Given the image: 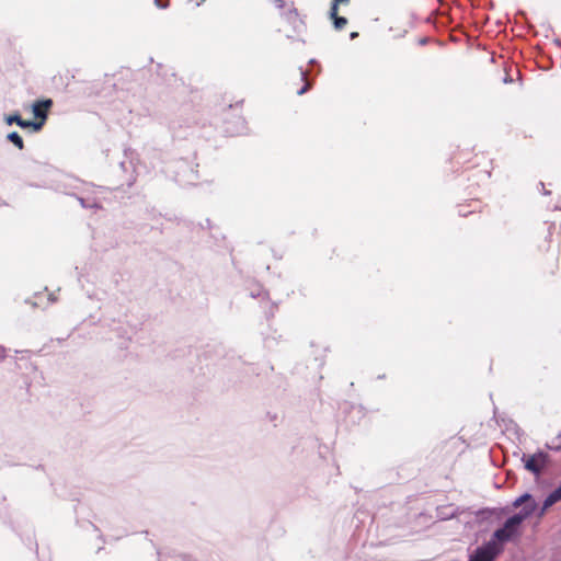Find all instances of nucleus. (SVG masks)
I'll list each match as a JSON object with an SVG mask.
<instances>
[{"instance_id": "nucleus-1", "label": "nucleus", "mask_w": 561, "mask_h": 561, "mask_svg": "<svg viewBox=\"0 0 561 561\" xmlns=\"http://www.w3.org/2000/svg\"><path fill=\"white\" fill-rule=\"evenodd\" d=\"M523 515H512L506 518L504 524L495 529L491 536V538L485 541L491 549H493L497 554H502L504 551V547L507 542L514 541L520 535V527L525 522V516Z\"/></svg>"}, {"instance_id": "nucleus-2", "label": "nucleus", "mask_w": 561, "mask_h": 561, "mask_svg": "<svg viewBox=\"0 0 561 561\" xmlns=\"http://www.w3.org/2000/svg\"><path fill=\"white\" fill-rule=\"evenodd\" d=\"M522 460L525 469L538 478L548 465L549 455L542 450H538L533 455L524 454Z\"/></svg>"}, {"instance_id": "nucleus-3", "label": "nucleus", "mask_w": 561, "mask_h": 561, "mask_svg": "<svg viewBox=\"0 0 561 561\" xmlns=\"http://www.w3.org/2000/svg\"><path fill=\"white\" fill-rule=\"evenodd\" d=\"M512 506L514 508L522 507L520 511L518 513H515L514 515H523V513L527 514L525 516V520L528 517H530L534 513H536L538 508L537 502L535 501L534 496L528 492L515 499V501L512 503Z\"/></svg>"}, {"instance_id": "nucleus-4", "label": "nucleus", "mask_w": 561, "mask_h": 561, "mask_svg": "<svg viewBox=\"0 0 561 561\" xmlns=\"http://www.w3.org/2000/svg\"><path fill=\"white\" fill-rule=\"evenodd\" d=\"M507 513L505 507H483L476 512L477 522L480 524L500 520Z\"/></svg>"}, {"instance_id": "nucleus-5", "label": "nucleus", "mask_w": 561, "mask_h": 561, "mask_svg": "<svg viewBox=\"0 0 561 561\" xmlns=\"http://www.w3.org/2000/svg\"><path fill=\"white\" fill-rule=\"evenodd\" d=\"M499 557L500 554H497L486 543H482L470 552L468 561H496Z\"/></svg>"}, {"instance_id": "nucleus-6", "label": "nucleus", "mask_w": 561, "mask_h": 561, "mask_svg": "<svg viewBox=\"0 0 561 561\" xmlns=\"http://www.w3.org/2000/svg\"><path fill=\"white\" fill-rule=\"evenodd\" d=\"M4 121L8 125L16 124L21 128H33L35 131L43 128V122L25 121L19 113L5 116Z\"/></svg>"}, {"instance_id": "nucleus-7", "label": "nucleus", "mask_w": 561, "mask_h": 561, "mask_svg": "<svg viewBox=\"0 0 561 561\" xmlns=\"http://www.w3.org/2000/svg\"><path fill=\"white\" fill-rule=\"evenodd\" d=\"M561 501V483L552 491L550 492L546 499L543 500V503L541 507L537 512L538 517H542L546 512Z\"/></svg>"}, {"instance_id": "nucleus-8", "label": "nucleus", "mask_w": 561, "mask_h": 561, "mask_svg": "<svg viewBox=\"0 0 561 561\" xmlns=\"http://www.w3.org/2000/svg\"><path fill=\"white\" fill-rule=\"evenodd\" d=\"M53 106V100L45 99L42 101H37L32 105L33 115L41 119L39 122L45 123L48 116V110Z\"/></svg>"}, {"instance_id": "nucleus-9", "label": "nucleus", "mask_w": 561, "mask_h": 561, "mask_svg": "<svg viewBox=\"0 0 561 561\" xmlns=\"http://www.w3.org/2000/svg\"><path fill=\"white\" fill-rule=\"evenodd\" d=\"M285 20L293 26L294 32L300 34L305 31V22L299 18L295 8L289 9L284 13Z\"/></svg>"}, {"instance_id": "nucleus-10", "label": "nucleus", "mask_w": 561, "mask_h": 561, "mask_svg": "<svg viewBox=\"0 0 561 561\" xmlns=\"http://www.w3.org/2000/svg\"><path fill=\"white\" fill-rule=\"evenodd\" d=\"M342 409L350 415L353 423L360 421L365 416V409L362 405H354L345 402Z\"/></svg>"}, {"instance_id": "nucleus-11", "label": "nucleus", "mask_w": 561, "mask_h": 561, "mask_svg": "<svg viewBox=\"0 0 561 561\" xmlns=\"http://www.w3.org/2000/svg\"><path fill=\"white\" fill-rule=\"evenodd\" d=\"M244 129H245L244 119L241 117H237L233 126H230V123L227 122L225 131L227 134H229L230 136H234V135L242 134Z\"/></svg>"}, {"instance_id": "nucleus-12", "label": "nucleus", "mask_w": 561, "mask_h": 561, "mask_svg": "<svg viewBox=\"0 0 561 561\" xmlns=\"http://www.w3.org/2000/svg\"><path fill=\"white\" fill-rule=\"evenodd\" d=\"M158 561H193L190 554H171L158 551Z\"/></svg>"}, {"instance_id": "nucleus-13", "label": "nucleus", "mask_w": 561, "mask_h": 561, "mask_svg": "<svg viewBox=\"0 0 561 561\" xmlns=\"http://www.w3.org/2000/svg\"><path fill=\"white\" fill-rule=\"evenodd\" d=\"M8 141L12 142L16 148L22 150L24 148V142L22 137L16 131H11L7 135Z\"/></svg>"}, {"instance_id": "nucleus-14", "label": "nucleus", "mask_w": 561, "mask_h": 561, "mask_svg": "<svg viewBox=\"0 0 561 561\" xmlns=\"http://www.w3.org/2000/svg\"><path fill=\"white\" fill-rule=\"evenodd\" d=\"M456 514H457L456 510L450 511V507H447V506L437 508V515L443 520L450 519V518L455 517Z\"/></svg>"}, {"instance_id": "nucleus-15", "label": "nucleus", "mask_w": 561, "mask_h": 561, "mask_svg": "<svg viewBox=\"0 0 561 561\" xmlns=\"http://www.w3.org/2000/svg\"><path fill=\"white\" fill-rule=\"evenodd\" d=\"M330 18L333 20L335 30H342L347 23V20L344 16H339L337 12L335 15L332 14V8H330Z\"/></svg>"}, {"instance_id": "nucleus-16", "label": "nucleus", "mask_w": 561, "mask_h": 561, "mask_svg": "<svg viewBox=\"0 0 561 561\" xmlns=\"http://www.w3.org/2000/svg\"><path fill=\"white\" fill-rule=\"evenodd\" d=\"M78 201L83 208H100L99 203L94 199L78 197Z\"/></svg>"}, {"instance_id": "nucleus-17", "label": "nucleus", "mask_w": 561, "mask_h": 561, "mask_svg": "<svg viewBox=\"0 0 561 561\" xmlns=\"http://www.w3.org/2000/svg\"><path fill=\"white\" fill-rule=\"evenodd\" d=\"M327 351H328L327 348H323L320 351L321 354L319 356L318 355L314 356V360L318 362L317 366L319 368L323 367V365H324V357H325Z\"/></svg>"}, {"instance_id": "nucleus-18", "label": "nucleus", "mask_w": 561, "mask_h": 561, "mask_svg": "<svg viewBox=\"0 0 561 561\" xmlns=\"http://www.w3.org/2000/svg\"><path fill=\"white\" fill-rule=\"evenodd\" d=\"M346 1H347V0H333L332 5H331V8H332V14H334V15H335V12H337V10H339V3L346 2Z\"/></svg>"}, {"instance_id": "nucleus-19", "label": "nucleus", "mask_w": 561, "mask_h": 561, "mask_svg": "<svg viewBox=\"0 0 561 561\" xmlns=\"http://www.w3.org/2000/svg\"><path fill=\"white\" fill-rule=\"evenodd\" d=\"M311 88V82L309 81H306V83L304 84V87L301 89L298 90L297 94L298 95H302L305 94L309 89Z\"/></svg>"}, {"instance_id": "nucleus-20", "label": "nucleus", "mask_w": 561, "mask_h": 561, "mask_svg": "<svg viewBox=\"0 0 561 561\" xmlns=\"http://www.w3.org/2000/svg\"><path fill=\"white\" fill-rule=\"evenodd\" d=\"M8 350L0 344V363L3 362L7 357Z\"/></svg>"}, {"instance_id": "nucleus-21", "label": "nucleus", "mask_w": 561, "mask_h": 561, "mask_svg": "<svg viewBox=\"0 0 561 561\" xmlns=\"http://www.w3.org/2000/svg\"><path fill=\"white\" fill-rule=\"evenodd\" d=\"M156 4H157V7H159L161 9H165V8H168L169 2L168 1L156 0Z\"/></svg>"}, {"instance_id": "nucleus-22", "label": "nucleus", "mask_w": 561, "mask_h": 561, "mask_svg": "<svg viewBox=\"0 0 561 561\" xmlns=\"http://www.w3.org/2000/svg\"><path fill=\"white\" fill-rule=\"evenodd\" d=\"M277 8L283 9L285 7L284 0H274Z\"/></svg>"}, {"instance_id": "nucleus-23", "label": "nucleus", "mask_w": 561, "mask_h": 561, "mask_svg": "<svg viewBox=\"0 0 561 561\" xmlns=\"http://www.w3.org/2000/svg\"><path fill=\"white\" fill-rule=\"evenodd\" d=\"M300 75H301L302 80H306L307 71L304 69H300Z\"/></svg>"}, {"instance_id": "nucleus-24", "label": "nucleus", "mask_w": 561, "mask_h": 561, "mask_svg": "<svg viewBox=\"0 0 561 561\" xmlns=\"http://www.w3.org/2000/svg\"><path fill=\"white\" fill-rule=\"evenodd\" d=\"M539 184H540V186H541V187H542V190H543V194H545V195H549V194H550V192L545 190V185H543V183H542V182H540Z\"/></svg>"}, {"instance_id": "nucleus-25", "label": "nucleus", "mask_w": 561, "mask_h": 561, "mask_svg": "<svg viewBox=\"0 0 561 561\" xmlns=\"http://www.w3.org/2000/svg\"><path fill=\"white\" fill-rule=\"evenodd\" d=\"M357 36H358V33H357V32H352V33H351V35H350L351 39H354V38H356Z\"/></svg>"}, {"instance_id": "nucleus-26", "label": "nucleus", "mask_w": 561, "mask_h": 561, "mask_svg": "<svg viewBox=\"0 0 561 561\" xmlns=\"http://www.w3.org/2000/svg\"><path fill=\"white\" fill-rule=\"evenodd\" d=\"M470 211H462V209L460 208L459 209V215L460 216H467Z\"/></svg>"}, {"instance_id": "nucleus-27", "label": "nucleus", "mask_w": 561, "mask_h": 561, "mask_svg": "<svg viewBox=\"0 0 561 561\" xmlns=\"http://www.w3.org/2000/svg\"><path fill=\"white\" fill-rule=\"evenodd\" d=\"M15 353H16V354H19V353L23 354V353H28V351H19V350H15Z\"/></svg>"}, {"instance_id": "nucleus-28", "label": "nucleus", "mask_w": 561, "mask_h": 561, "mask_svg": "<svg viewBox=\"0 0 561 561\" xmlns=\"http://www.w3.org/2000/svg\"><path fill=\"white\" fill-rule=\"evenodd\" d=\"M425 43H426V38H423V39L421 41V44H425Z\"/></svg>"}]
</instances>
